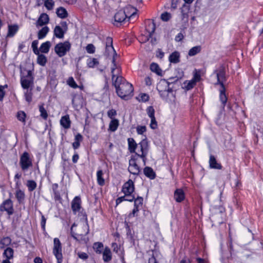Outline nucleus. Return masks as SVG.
<instances>
[{
  "instance_id": "de8ad7c7",
  "label": "nucleus",
  "mask_w": 263,
  "mask_h": 263,
  "mask_svg": "<svg viewBox=\"0 0 263 263\" xmlns=\"http://www.w3.org/2000/svg\"><path fill=\"white\" fill-rule=\"evenodd\" d=\"M67 84L69 86L73 88H76L78 87V85L72 77H70L68 78L67 80Z\"/></svg>"
},
{
  "instance_id": "ddd939ff",
  "label": "nucleus",
  "mask_w": 263,
  "mask_h": 263,
  "mask_svg": "<svg viewBox=\"0 0 263 263\" xmlns=\"http://www.w3.org/2000/svg\"><path fill=\"white\" fill-rule=\"evenodd\" d=\"M128 171L134 175H139L141 172V169L136 163V159L134 157L129 160Z\"/></svg>"
},
{
  "instance_id": "2f4dec72",
  "label": "nucleus",
  "mask_w": 263,
  "mask_h": 263,
  "mask_svg": "<svg viewBox=\"0 0 263 263\" xmlns=\"http://www.w3.org/2000/svg\"><path fill=\"white\" fill-rule=\"evenodd\" d=\"M119 124V120L118 119H112L109 125V129L111 132L116 131L118 127Z\"/></svg>"
},
{
  "instance_id": "0e129e2a",
  "label": "nucleus",
  "mask_w": 263,
  "mask_h": 263,
  "mask_svg": "<svg viewBox=\"0 0 263 263\" xmlns=\"http://www.w3.org/2000/svg\"><path fill=\"white\" fill-rule=\"evenodd\" d=\"M179 2V0H172L171 8L173 9H176L177 7V4Z\"/></svg>"
},
{
  "instance_id": "052dcab7",
  "label": "nucleus",
  "mask_w": 263,
  "mask_h": 263,
  "mask_svg": "<svg viewBox=\"0 0 263 263\" xmlns=\"http://www.w3.org/2000/svg\"><path fill=\"white\" fill-rule=\"evenodd\" d=\"M25 99L28 102L30 103L32 101V93L31 92H28L27 91L25 94Z\"/></svg>"
},
{
  "instance_id": "f03ea898",
  "label": "nucleus",
  "mask_w": 263,
  "mask_h": 263,
  "mask_svg": "<svg viewBox=\"0 0 263 263\" xmlns=\"http://www.w3.org/2000/svg\"><path fill=\"white\" fill-rule=\"evenodd\" d=\"M118 96L121 99L128 100L132 97L134 91L133 85L128 82H125L121 86L116 88Z\"/></svg>"
},
{
  "instance_id": "20e7f679",
  "label": "nucleus",
  "mask_w": 263,
  "mask_h": 263,
  "mask_svg": "<svg viewBox=\"0 0 263 263\" xmlns=\"http://www.w3.org/2000/svg\"><path fill=\"white\" fill-rule=\"evenodd\" d=\"M71 48V44L68 41L59 43L54 47L55 52L59 57H64Z\"/></svg>"
},
{
  "instance_id": "aec40b11",
  "label": "nucleus",
  "mask_w": 263,
  "mask_h": 263,
  "mask_svg": "<svg viewBox=\"0 0 263 263\" xmlns=\"http://www.w3.org/2000/svg\"><path fill=\"white\" fill-rule=\"evenodd\" d=\"M144 174L150 179H154L156 178V175L152 168L149 166H146L143 169Z\"/></svg>"
},
{
  "instance_id": "2eb2a0df",
  "label": "nucleus",
  "mask_w": 263,
  "mask_h": 263,
  "mask_svg": "<svg viewBox=\"0 0 263 263\" xmlns=\"http://www.w3.org/2000/svg\"><path fill=\"white\" fill-rule=\"evenodd\" d=\"M115 77L116 74H115V72L111 73L112 85L115 87L116 88L118 86H121V85L124 84L125 82H127L125 79L121 75L117 76L116 79H115Z\"/></svg>"
},
{
  "instance_id": "6e6552de",
  "label": "nucleus",
  "mask_w": 263,
  "mask_h": 263,
  "mask_svg": "<svg viewBox=\"0 0 263 263\" xmlns=\"http://www.w3.org/2000/svg\"><path fill=\"white\" fill-rule=\"evenodd\" d=\"M130 9L135 10L134 7L130 5H128L125 8L124 11L120 10L117 12L114 16L115 21L118 23H121L123 22L125 18L128 17V14H127L126 13L128 10Z\"/></svg>"
},
{
  "instance_id": "680f3d73",
  "label": "nucleus",
  "mask_w": 263,
  "mask_h": 263,
  "mask_svg": "<svg viewBox=\"0 0 263 263\" xmlns=\"http://www.w3.org/2000/svg\"><path fill=\"white\" fill-rule=\"evenodd\" d=\"M164 53L160 49H158L156 51V56L157 57L162 59L164 57Z\"/></svg>"
},
{
  "instance_id": "4d7b16f0",
  "label": "nucleus",
  "mask_w": 263,
  "mask_h": 263,
  "mask_svg": "<svg viewBox=\"0 0 263 263\" xmlns=\"http://www.w3.org/2000/svg\"><path fill=\"white\" fill-rule=\"evenodd\" d=\"M5 87H7V85H5V86H0V101H2L3 99L5 96V93L4 90Z\"/></svg>"
},
{
  "instance_id": "f8f14e48",
  "label": "nucleus",
  "mask_w": 263,
  "mask_h": 263,
  "mask_svg": "<svg viewBox=\"0 0 263 263\" xmlns=\"http://www.w3.org/2000/svg\"><path fill=\"white\" fill-rule=\"evenodd\" d=\"M185 3L182 5L181 8V20L184 22H188L189 15L188 13L190 10V6L189 4H191L194 0H183Z\"/></svg>"
},
{
  "instance_id": "dca6fc26",
  "label": "nucleus",
  "mask_w": 263,
  "mask_h": 263,
  "mask_svg": "<svg viewBox=\"0 0 263 263\" xmlns=\"http://www.w3.org/2000/svg\"><path fill=\"white\" fill-rule=\"evenodd\" d=\"M145 29L148 33L146 41H148L150 37H152L156 29V25L154 22V21H153V22H151L149 20L147 21Z\"/></svg>"
},
{
  "instance_id": "69168bd1",
  "label": "nucleus",
  "mask_w": 263,
  "mask_h": 263,
  "mask_svg": "<svg viewBox=\"0 0 263 263\" xmlns=\"http://www.w3.org/2000/svg\"><path fill=\"white\" fill-rule=\"evenodd\" d=\"M139 211V208L136 206H134V208L131 213H130L128 215V217H134L135 216V214Z\"/></svg>"
},
{
  "instance_id": "bb28decb",
  "label": "nucleus",
  "mask_w": 263,
  "mask_h": 263,
  "mask_svg": "<svg viewBox=\"0 0 263 263\" xmlns=\"http://www.w3.org/2000/svg\"><path fill=\"white\" fill-rule=\"evenodd\" d=\"M56 13L58 16L61 18H65L68 16L67 11L64 8L62 7L57 9Z\"/></svg>"
},
{
  "instance_id": "5fc2aeb1",
  "label": "nucleus",
  "mask_w": 263,
  "mask_h": 263,
  "mask_svg": "<svg viewBox=\"0 0 263 263\" xmlns=\"http://www.w3.org/2000/svg\"><path fill=\"white\" fill-rule=\"evenodd\" d=\"M86 50L88 53L92 54L95 52V47L93 44H89L86 46Z\"/></svg>"
},
{
  "instance_id": "5701e85b",
  "label": "nucleus",
  "mask_w": 263,
  "mask_h": 263,
  "mask_svg": "<svg viewBox=\"0 0 263 263\" xmlns=\"http://www.w3.org/2000/svg\"><path fill=\"white\" fill-rule=\"evenodd\" d=\"M180 54L178 51H174L170 54L169 57V61L172 63H178L180 62Z\"/></svg>"
},
{
  "instance_id": "7ed1b4c3",
  "label": "nucleus",
  "mask_w": 263,
  "mask_h": 263,
  "mask_svg": "<svg viewBox=\"0 0 263 263\" xmlns=\"http://www.w3.org/2000/svg\"><path fill=\"white\" fill-rule=\"evenodd\" d=\"M177 82L178 79H176L173 82L162 80L160 81L157 85V89L159 91L161 96L164 95L165 93H167V95L168 92H173V87H171L170 85H172L173 83H176Z\"/></svg>"
},
{
  "instance_id": "8fccbe9b",
  "label": "nucleus",
  "mask_w": 263,
  "mask_h": 263,
  "mask_svg": "<svg viewBox=\"0 0 263 263\" xmlns=\"http://www.w3.org/2000/svg\"><path fill=\"white\" fill-rule=\"evenodd\" d=\"M146 112L149 118L155 116V109L153 106H148L146 109Z\"/></svg>"
},
{
  "instance_id": "f3484780",
  "label": "nucleus",
  "mask_w": 263,
  "mask_h": 263,
  "mask_svg": "<svg viewBox=\"0 0 263 263\" xmlns=\"http://www.w3.org/2000/svg\"><path fill=\"white\" fill-rule=\"evenodd\" d=\"M81 198L79 196H76L73 199L71 202V209L74 214H76L77 212H79L81 208Z\"/></svg>"
},
{
  "instance_id": "f704fd0d",
  "label": "nucleus",
  "mask_w": 263,
  "mask_h": 263,
  "mask_svg": "<svg viewBox=\"0 0 263 263\" xmlns=\"http://www.w3.org/2000/svg\"><path fill=\"white\" fill-rule=\"evenodd\" d=\"M25 193L21 190H17L15 193V197L20 203H22L25 199Z\"/></svg>"
},
{
  "instance_id": "cd10ccee",
  "label": "nucleus",
  "mask_w": 263,
  "mask_h": 263,
  "mask_svg": "<svg viewBox=\"0 0 263 263\" xmlns=\"http://www.w3.org/2000/svg\"><path fill=\"white\" fill-rule=\"evenodd\" d=\"M221 89L220 90V100L221 102L223 107L225 106L227 101V97L226 95V89L225 87H221Z\"/></svg>"
},
{
  "instance_id": "393cba45",
  "label": "nucleus",
  "mask_w": 263,
  "mask_h": 263,
  "mask_svg": "<svg viewBox=\"0 0 263 263\" xmlns=\"http://www.w3.org/2000/svg\"><path fill=\"white\" fill-rule=\"evenodd\" d=\"M128 150L129 151L132 153H135V150L137 146V144L136 143L135 140L133 138H128Z\"/></svg>"
},
{
  "instance_id": "c03bdc74",
  "label": "nucleus",
  "mask_w": 263,
  "mask_h": 263,
  "mask_svg": "<svg viewBox=\"0 0 263 263\" xmlns=\"http://www.w3.org/2000/svg\"><path fill=\"white\" fill-rule=\"evenodd\" d=\"M39 110L41 112V116L44 119H46L48 117V114L47 112V111L44 107L43 105H40L39 106Z\"/></svg>"
},
{
  "instance_id": "a18cd8bd",
  "label": "nucleus",
  "mask_w": 263,
  "mask_h": 263,
  "mask_svg": "<svg viewBox=\"0 0 263 263\" xmlns=\"http://www.w3.org/2000/svg\"><path fill=\"white\" fill-rule=\"evenodd\" d=\"M44 5L48 10H52L54 6V2L52 0H46Z\"/></svg>"
},
{
  "instance_id": "423d86ee",
  "label": "nucleus",
  "mask_w": 263,
  "mask_h": 263,
  "mask_svg": "<svg viewBox=\"0 0 263 263\" xmlns=\"http://www.w3.org/2000/svg\"><path fill=\"white\" fill-rule=\"evenodd\" d=\"M214 74L216 75L217 80V82L215 84L220 85L221 87H224L223 83L227 80L224 67L223 66H220L214 71Z\"/></svg>"
},
{
  "instance_id": "1a4fd4ad",
  "label": "nucleus",
  "mask_w": 263,
  "mask_h": 263,
  "mask_svg": "<svg viewBox=\"0 0 263 263\" xmlns=\"http://www.w3.org/2000/svg\"><path fill=\"white\" fill-rule=\"evenodd\" d=\"M140 146V151L142 153L141 154L136 153V155L140 158L143 159L144 164H145L146 156L148 153V143L147 139L145 138L143 139L139 144Z\"/></svg>"
},
{
  "instance_id": "b1692460",
  "label": "nucleus",
  "mask_w": 263,
  "mask_h": 263,
  "mask_svg": "<svg viewBox=\"0 0 263 263\" xmlns=\"http://www.w3.org/2000/svg\"><path fill=\"white\" fill-rule=\"evenodd\" d=\"M103 259L105 262H109L111 259V253L110 249L106 247L103 252Z\"/></svg>"
},
{
  "instance_id": "774afa93",
  "label": "nucleus",
  "mask_w": 263,
  "mask_h": 263,
  "mask_svg": "<svg viewBox=\"0 0 263 263\" xmlns=\"http://www.w3.org/2000/svg\"><path fill=\"white\" fill-rule=\"evenodd\" d=\"M126 197V201H128L129 202L133 201L135 197L134 195H132V194H129V195H125Z\"/></svg>"
},
{
  "instance_id": "3c124183",
  "label": "nucleus",
  "mask_w": 263,
  "mask_h": 263,
  "mask_svg": "<svg viewBox=\"0 0 263 263\" xmlns=\"http://www.w3.org/2000/svg\"><path fill=\"white\" fill-rule=\"evenodd\" d=\"M171 14L167 12H165L162 13L161 15V20L165 22L168 21L171 18Z\"/></svg>"
},
{
  "instance_id": "72a5a7b5",
  "label": "nucleus",
  "mask_w": 263,
  "mask_h": 263,
  "mask_svg": "<svg viewBox=\"0 0 263 263\" xmlns=\"http://www.w3.org/2000/svg\"><path fill=\"white\" fill-rule=\"evenodd\" d=\"M49 31V29L47 26H45L43 27L38 32L37 37L39 39H43L46 36L47 34Z\"/></svg>"
},
{
  "instance_id": "9b49d317",
  "label": "nucleus",
  "mask_w": 263,
  "mask_h": 263,
  "mask_svg": "<svg viewBox=\"0 0 263 263\" xmlns=\"http://www.w3.org/2000/svg\"><path fill=\"white\" fill-rule=\"evenodd\" d=\"M0 211L1 212L6 211L10 216L13 214L14 209L13 202L10 199L5 200L0 205Z\"/></svg>"
},
{
  "instance_id": "c85d7f7f",
  "label": "nucleus",
  "mask_w": 263,
  "mask_h": 263,
  "mask_svg": "<svg viewBox=\"0 0 263 263\" xmlns=\"http://www.w3.org/2000/svg\"><path fill=\"white\" fill-rule=\"evenodd\" d=\"M18 29V27L17 25H9L8 26V32L7 34V36L12 37L16 33Z\"/></svg>"
},
{
  "instance_id": "39448f33",
  "label": "nucleus",
  "mask_w": 263,
  "mask_h": 263,
  "mask_svg": "<svg viewBox=\"0 0 263 263\" xmlns=\"http://www.w3.org/2000/svg\"><path fill=\"white\" fill-rule=\"evenodd\" d=\"M62 244L58 238H54L53 253L57 259L58 263H62L63 261Z\"/></svg>"
},
{
  "instance_id": "9d476101",
  "label": "nucleus",
  "mask_w": 263,
  "mask_h": 263,
  "mask_svg": "<svg viewBox=\"0 0 263 263\" xmlns=\"http://www.w3.org/2000/svg\"><path fill=\"white\" fill-rule=\"evenodd\" d=\"M20 163L23 170H27L30 166H32V161L27 152H24L21 156Z\"/></svg>"
},
{
  "instance_id": "e433bc0d",
  "label": "nucleus",
  "mask_w": 263,
  "mask_h": 263,
  "mask_svg": "<svg viewBox=\"0 0 263 263\" xmlns=\"http://www.w3.org/2000/svg\"><path fill=\"white\" fill-rule=\"evenodd\" d=\"M93 248L96 253L101 254L103 250V245L102 242H95L93 244Z\"/></svg>"
},
{
  "instance_id": "0eeeda50",
  "label": "nucleus",
  "mask_w": 263,
  "mask_h": 263,
  "mask_svg": "<svg viewBox=\"0 0 263 263\" xmlns=\"http://www.w3.org/2000/svg\"><path fill=\"white\" fill-rule=\"evenodd\" d=\"M21 82L24 89H28L33 83V77L31 70H27L26 76H22Z\"/></svg>"
},
{
  "instance_id": "79ce46f5",
  "label": "nucleus",
  "mask_w": 263,
  "mask_h": 263,
  "mask_svg": "<svg viewBox=\"0 0 263 263\" xmlns=\"http://www.w3.org/2000/svg\"><path fill=\"white\" fill-rule=\"evenodd\" d=\"M196 84L195 81L192 80L188 82L184 83L183 88L186 89L187 90H190L192 89Z\"/></svg>"
},
{
  "instance_id": "09e8293b",
  "label": "nucleus",
  "mask_w": 263,
  "mask_h": 263,
  "mask_svg": "<svg viewBox=\"0 0 263 263\" xmlns=\"http://www.w3.org/2000/svg\"><path fill=\"white\" fill-rule=\"evenodd\" d=\"M150 127L153 129H155L158 127L157 122L156 121L155 117H151Z\"/></svg>"
},
{
  "instance_id": "49530a36",
  "label": "nucleus",
  "mask_w": 263,
  "mask_h": 263,
  "mask_svg": "<svg viewBox=\"0 0 263 263\" xmlns=\"http://www.w3.org/2000/svg\"><path fill=\"white\" fill-rule=\"evenodd\" d=\"M11 242V239L9 237H4L0 241L1 245L7 246Z\"/></svg>"
},
{
  "instance_id": "603ef678",
  "label": "nucleus",
  "mask_w": 263,
  "mask_h": 263,
  "mask_svg": "<svg viewBox=\"0 0 263 263\" xmlns=\"http://www.w3.org/2000/svg\"><path fill=\"white\" fill-rule=\"evenodd\" d=\"M143 202V198L142 197H137L134 199V206L139 207L142 205Z\"/></svg>"
},
{
  "instance_id": "c9c22d12",
  "label": "nucleus",
  "mask_w": 263,
  "mask_h": 263,
  "mask_svg": "<svg viewBox=\"0 0 263 263\" xmlns=\"http://www.w3.org/2000/svg\"><path fill=\"white\" fill-rule=\"evenodd\" d=\"M103 171L100 170L97 173V182L99 185L102 186L105 184V180L103 178Z\"/></svg>"
},
{
  "instance_id": "a878e982",
  "label": "nucleus",
  "mask_w": 263,
  "mask_h": 263,
  "mask_svg": "<svg viewBox=\"0 0 263 263\" xmlns=\"http://www.w3.org/2000/svg\"><path fill=\"white\" fill-rule=\"evenodd\" d=\"M65 31L59 26H56L54 29V35L58 38L62 39L64 37Z\"/></svg>"
},
{
  "instance_id": "4468645a",
  "label": "nucleus",
  "mask_w": 263,
  "mask_h": 263,
  "mask_svg": "<svg viewBox=\"0 0 263 263\" xmlns=\"http://www.w3.org/2000/svg\"><path fill=\"white\" fill-rule=\"evenodd\" d=\"M134 189V183L132 180L129 179L123 185L122 191L125 195H129L133 193Z\"/></svg>"
},
{
  "instance_id": "7c9ffc66",
  "label": "nucleus",
  "mask_w": 263,
  "mask_h": 263,
  "mask_svg": "<svg viewBox=\"0 0 263 263\" xmlns=\"http://www.w3.org/2000/svg\"><path fill=\"white\" fill-rule=\"evenodd\" d=\"M51 46V43L49 41H47L42 44L40 50L42 53H47L48 52L50 47Z\"/></svg>"
},
{
  "instance_id": "412c9836",
  "label": "nucleus",
  "mask_w": 263,
  "mask_h": 263,
  "mask_svg": "<svg viewBox=\"0 0 263 263\" xmlns=\"http://www.w3.org/2000/svg\"><path fill=\"white\" fill-rule=\"evenodd\" d=\"M61 125L65 129L69 128L70 127L71 121L69 115H66L62 117L60 120Z\"/></svg>"
},
{
  "instance_id": "4c0bfd02",
  "label": "nucleus",
  "mask_w": 263,
  "mask_h": 263,
  "mask_svg": "<svg viewBox=\"0 0 263 263\" xmlns=\"http://www.w3.org/2000/svg\"><path fill=\"white\" fill-rule=\"evenodd\" d=\"M37 62L39 65L44 66L47 62L46 56L42 54H39L37 57Z\"/></svg>"
},
{
  "instance_id": "13d9d810",
  "label": "nucleus",
  "mask_w": 263,
  "mask_h": 263,
  "mask_svg": "<svg viewBox=\"0 0 263 263\" xmlns=\"http://www.w3.org/2000/svg\"><path fill=\"white\" fill-rule=\"evenodd\" d=\"M78 255L80 258L83 259V260H85V259H87L88 257V255L86 253L82 252H79L78 253Z\"/></svg>"
},
{
  "instance_id": "a19ab883",
  "label": "nucleus",
  "mask_w": 263,
  "mask_h": 263,
  "mask_svg": "<svg viewBox=\"0 0 263 263\" xmlns=\"http://www.w3.org/2000/svg\"><path fill=\"white\" fill-rule=\"evenodd\" d=\"M201 50L200 46H195L192 48L189 51L188 54L190 56H194L199 53Z\"/></svg>"
},
{
  "instance_id": "6e6d98bb",
  "label": "nucleus",
  "mask_w": 263,
  "mask_h": 263,
  "mask_svg": "<svg viewBox=\"0 0 263 263\" xmlns=\"http://www.w3.org/2000/svg\"><path fill=\"white\" fill-rule=\"evenodd\" d=\"M146 128L145 126H138L137 127V132L138 134L142 135L146 132Z\"/></svg>"
},
{
  "instance_id": "338daca9",
  "label": "nucleus",
  "mask_w": 263,
  "mask_h": 263,
  "mask_svg": "<svg viewBox=\"0 0 263 263\" xmlns=\"http://www.w3.org/2000/svg\"><path fill=\"white\" fill-rule=\"evenodd\" d=\"M74 140L76 141H78V142H80L81 141H82L83 140V137H82V136L80 134H79V133L77 134L75 136Z\"/></svg>"
},
{
  "instance_id": "f257e3e1",
  "label": "nucleus",
  "mask_w": 263,
  "mask_h": 263,
  "mask_svg": "<svg viewBox=\"0 0 263 263\" xmlns=\"http://www.w3.org/2000/svg\"><path fill=\"white\" fill-rule=\"evenodd\" d=\"M113 40L110 37H107L105 39V51L104 52V54L107 57H112V63L113 64V66L111 69V73H113L115 72L116 68V66L117 65L116 63V59L115 57L117 55V54L112 46Z\"/></svg>"
},
{
  "instance_id": "864d4df0",
  "label": "nucleus",
  "mask_w": 263,
  "mask_h": 263,
  "mask_svg": "<svg viewBox=\"0 0 263 263\" xmlns=\"http://www.w3.org/2000/svg\"><path fill=\"white\" fill-rule=\"evenodd\" d=\"M139 101L145 102L148 101L149 96L146 93H141L139 95Z\"/></svg>"
},
{
  "instance_id": "58836bf2",
  "label": "nucleus",
  "mask_w": 263,
  "mask_h": 263,
  "mask_svg": "<svg viewBox=\"0 0 263 263\" xmlns=\"http://www.w3.org/2000/svg\"><path fill=\"white\" fill-rule=\"evenodd\" d=\"M26 185L28 188V190L30 192H32L36 187V183L34 180H29L27 181Z\"/></svg>"
},
{
  "instance_id": "6ab92c4d",
  "label": "nucleus",
  "mask_w": 263,
  "mask_h": 263,
  "mask_svg": "<svg viewBox=\"0 0 263 263\" xmlns=\"http://www.w3.org/2000/svg\"><path fill=\"white\" fill-rule=\"evenodd\" d=\"M209 165L211 168L214 169L221 170L222 167V165L217 162L215 157L212 155L210 156Z\"/></svg>"
},
{
  "instance_id": "37998d69",
  "label": "nucleus",
  "mask_w": 263,
  "mask_h": 263,
  "mask_svg": "<svg viewBox=\"0 0 263 263\" xmlns=\"http://www.w3.org/2000/svg\"><path fill=\"white\" fill-rule=\"evenodd\" d=\"M26 117V115L25 113V112H24L23 111H19L17 112V119L19 121H22V122H23L24 123H25V122H26V120H25Z\"/></svg>"
},
{
  "instance_id": "a211bd4d",
  "label": "nucleus",
  "mask_w": 263,
  "mask_h": 263,
  "mask_svg": "<svg viewBox=\"0 0 263 263\" xmlns=\"http://www.w3.org/2000/svg\"><path fill=\"white\" fill-rule=\"evenodd\" d=\"M49 17L48 15L45 13H42L39 17L36 23V26H43L48 23Z\"/></svg>"
},
{
  "instance_id": "4be33fe9",
  "label": "nucleus",
  "mask_w": 263,
  "mask_h": 263,
  "mask_svg": "<svg viewBox=\"0 0 263 263\" xmlns=\"http://www.w3.org/2000/svg\"><path fill=\"white\" fill-rule=\"evenodd\" d=\"M174 198L178 202H181L184 199V192L181 189H177L174 193Z\"/></svg>"
},
{
  "instance_id": "ea45409f",
  "label": "nucleus",
  "mask_w": 263,
  "mask_h": 263,
  "mask_svg": "<svg viewBox=\"0 0 263 263\" xmlns=\"http://www.w3.org/2000/svg\"><path fill=\"white\" fill-rule=\"evenodd\" d=\"M99 61L96 58L89 59L88 60L87 64L89 68H93L95 66L99 64Z\"/></svg>"
},
{
  "instance_id": "473e14b6",
  "label": "nucleus",
  "mask_w": 263,
  "mask_h": 263,
  "mask_svg": "<svg viewBox=\"0 0 263 263\" xmlns=\"http://www.w3.org/2000/svg\"><path fill=\"white\" fill-rule=\"evenodd\" d=\"M14 251L11 248H7L5 250L3 255L6 257V259L9 260L13 257Z\"/></svg>"
},
{
  "instance_id": "e2e57ef3",
  "label": "nucleus",
  "mask_w": 263,
  "mask_h": 263,
  "mask_svg": "<svg viewBox=\"0 0 263 263\" xmlns=\"http://www.w3.org/2000/svg\"><path fill=\"white\" fill-rule=\"evenodd\" d=\"M123 201H126L125 196H121L116 199V204L118 205Z\"/></svg>"
},
{
  "instance_id": "c756f323",
  "label": "nucleus",
  "mask_w": 263,
  "mask_h": 263,
  "mask_svg": "<svg viewBox=\"0 0 263 263\" xmlns=\"http://www.w3.org/2000/svg\"><path fill=\"white\" fill-rule=\"evenodd\" d=\"M150 69L152 71L155 72L158 76H162V70L157 63H152L150 65Z\"/></svg>"
},
{
  "instance_id": "bf43d9fd",
  "label": "nucleus",
  "mask_w": 263,
  "mask_h": 263,
  "mask_svg": "<svg viewBox=\"0 0 263 263\" xmlns=\"http://www.w3.org/2000/svg\"><path fill=\"white\" fill-rule=\"evenodd\" d=\"M117 115V112L115 109H110L108 111L107 115L110 119H112L113 117Z\"/></svg>"
}]
</instances>
